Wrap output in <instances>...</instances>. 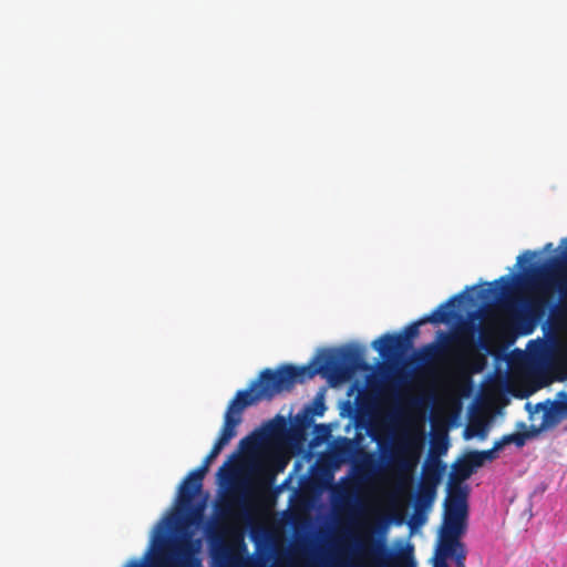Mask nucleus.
Listing matches in <instances>:
<instances>
[{"label":"nucleus","instance_id":"obj_1","mask_svg":"<svg viewBox=\"0 0 567 567\" xmlns=\"http://www.w3.org/2000/svg\"><path fill=\"white\" fill-rule=\"evenodd\" d=\"M368 369L363 349L358 346H346L322 350L308 365L282 364L276 370L266 368L259 373L257 384L264 383L275 398L284 391H290L296 383H302L317 374H330L338 380H347L354 372Z\"/></svg>","mask_w":567,"mask_h":567},{"label":"nucleus","instance_id":"obj_2","mask_svg":"<svg viewBox=\"0 0 567 567\" xmlns=\"http://www.w3.org/2000/svg\"><path fill=\"white\" fill-rule=\"evenodd\" d=\"M526 274L524 286L535 289L534 296L525 303L530 317L539 319L545 315L554 290L560 296L559 310L567 313V251L563 259L553 258L547 265L533 267L529 271L526 270Z\"/></svg>","mask_w":567,"mask_h":567},{"label":"nucleus","instance_id":"obj_3","mask_svg":"<svg viewBox=\"0 0 567 567\" xmlns=\"http://www.w3.org/2000/svg\"><path fill=\"white\" fill-rule=\"evenodd\" d=\"M464 292L452 296L445 302L441 303L430 315H425L420 320L414 321L406 326L403 332L400 333H385L372 342L380 355L384 359H394L406 353L413 346V340L420 333V327L427 322L430 323H445L454 318V312L451 308L455 307L456 301L464 298Z\"/></svg>","mask_w":567,"mask_h":567},{"label":"nucleus","instance_id":"obj_4","mask_svg":"<svg viewBox=\"0 0 567 567\" xmlns=\"http://www.w3.org/2000/svg\"><path fill=\"white\" fill-rule=\"evenodd\" d=\"M272 399V395L264 383L257 384V379L250 383L248 389L239 390L229 402L219 435L203 462L210 466L212 462L219 455L221 450L236 436V427L240 424L241 414L247 406L254 405L262 400L270 401Z\"/></svg>","mask_w":567,"mask_h":567},{"label":"nucleus","instance_id":"obj_5","mask_svg":"<svg viewBox=\"0 0 567 567\" xmlns=\"http://www.w3.org/2000/svg\"><path fill=\"white\" fill-rule=\"evenodd\" d=\"M475 328L473 324H465L456 333L439 332L440 343H430L422 349V360L430 362L439 357L447 354L452 346L456 344L464 350L462 362L473 372H481L485 365V358L477 351L474 341Z\"/></svg>","mask_w":567,"mask_h":567},{"label":"nucleus","instance_id":"obj_6","mask_svg":"<svg viewBox=\"0 0 567 567\" xmlns=\"http://www.w3.org/2000/svg\"><path fill=\"white\" fill-rule=\"evenodd\" d=\"M468 515L467 494L461 486H452L444 503L443 528L465 532Z\"/></svg>","mask_w":567,"mask_h":567},{"label":"nucleus","instance_id":"obj_7","mask_svg":"<svg viewBox=\"0 0 567 567\" xmlns=\"http://www.w3.org/2000/svg\"><path fill=\"white\" fill-rule=\"evenodd\" d=\"M421 451V437L409 435L400 442L398 455L394 457V465L403 478L411 480L420 461Z\"/></svg>","mask_w":567,"mask_h":567},{"label":"nucleus","instance_id":"obj_8","mask_svg":"<svg viewBox=\"0 0 567 567\" xmlns=\"http://www.w3.org/2000/svg\"><path fill=\"white\" fill-rule=\"evenodd\" d=\"M359 548L363 554H367L380 561H384L386 557L393 567H414L412 547L398 555L389 554L382 544H372L371 546H368L364 542H361L359 544Z\"/></svg>","mask_w":567,"mask_h":567},{"label":"nucleus","instance_id":"obj_9","mask_svg":"<svg viewBox=\"0 0 567 567\" xmlns=\"http://www.w3.org/2000/svg\"><path fill=\"white\" fill-rule=\"evenodd\" d=\"M165 567H200L194 558L189 540H181L162 557Z\"/></svg>","mask_w":567,"mask_h":567},{"label":"nucleus","instance_id":"obj_10","mask_svg":"<svg viewBox=\"0 0 567 567\" xmlns=\"http://www.w3.org/2000/svg\"><path fill=\"white\" fill-rule=\"evenodd\" d=\"M463 534V532L442 527L441 540L437 549L440 559L445 560L447 557H451L458 549V547L463 546V544L460 542V537Z\"/></svg>","mask_w":567,"mask_h":567},{"label":"nucleus","instance_id":"obj_11","mask_svg":"<svg viewBox=\"0 0 567 567\" xmlns=\"http://www.w3.org/2000/svg\"><path fill=\"white\" fill-rule=\"evenodd\" d=\"M444 470L445 465L439 457L429 458L423 466L420 483L437 488Z\"/></svg>","mask_w":567,"mask_h":567},{"label":"nucleus","instance_id":"obj_12","mask_svg":"<svg viewBox=\"0 0 567 567\" xmlns=\"http://www.w3.org/2000/svg\"><path fill=\"white\" fill-rule=\"evenodd\" d=\"M203 487V484L202 483H197L195 481H193L192 476H186L181 486H179V492H178V502L182 506L184 507H188L194 497L197 495V493L200 492Z\"/></svg>","mask_w":567,"mask_h":567},{"label":"nucleus","instance_id":"obj_13","mask_svg":"<svg viewBox=\"0 0 567 567\" xmlns=\"http://www.w3.org/2000/svg\"><path fill=\"white\" fill-rule=\"evenodd\" d=\"M519 427L526 429V424L520 422ZM532 436H534V433L527 430L503 435L498 441H496V449L502 450L505 445L508 444H515L517 447H523L526 444V441Z\"/></svg>","mask_w":567,"mask_h":567},{"label":"nucleus","instance_id":"obj_14","mask_svg":"<svg viewBox=\"0 0 567 567\" xmlns=\"http://www.w3.org/2000/svg\"><path fill=\"white\" fill-rule=\"evenodd\" d=\"M436 496V487L419 484L415 496V506L417 509L429 508L432 506Z\"/></svg>","mask_w":567,"mask_h":567},{"label":"nucleus","instance_id":"obj_15","mask_svg":"<svg viewBox=\"0 0 567 567\" xmlns=\"http://www.w3.org/2000/svg\"><path fill=\"white\" fill-rule=\"evenodd\" d=\"M258 486L268 487L275 480V473L264 463H256L251 468Z\"/></svg>","mask_w":567,"mask_h":567},{"label":"nucleus","instance_id":"obj_16","mask_svg":"<svg viewBox=\"0 0 567 567\" xmlns=\"http://www.w3.org/2000/svg\"><path fill=\"white\" fill-rule=\"evenodd\" d=\"M537 409L543 411V424L547 426L558 424L563 417L558 414L549 401L538 403Z\"/></svg>","mask_w":567,"mask_h":567},{"label":"nucleus","instance_id":"obj_17","mask_svg":"<svg viewBox=\"0 0 567 567\" xmlns=\"http://www.w3.org/2000/svg\"><path fill=\"white\" fill-rule=\"evenodd\" d=\"M494 284H501V292L503 295H507L511 292L512 290V277L506 275V276H502L499 279L495 280ZM488 287L483 289L480 293V297L481 298H486L488 297L491 293L494 292V289L492 288V284H487Z\"/></svg>","mask_w":567,"mask_h":567},{"label":"nucleus","instance_id":"obj_18","mask_svg":"<svg viewBox=\"0 0 567 567\" xmlns=\"http://www.w3.org/2000/svg\"><path fill=\"white\" fill-rule=\"evenodd\" d=\"M473 474L472 468L464 461H460L458 463L453 464V473L451 475L452 481H465Z\"/></svg>","mask_w":567,"mask_h":567},{"label":"nucleus","instance_id":"obj_19","mask_svg":"<svg viewBox=\"0 0 567 567\" xmlns=\"http://www.w3.org/2000/svg\"><path fill=\"white\" fill-rule=\"evenodd\" d=\"M549 403L554 406V410H556L563 419H567V392H558L557 399L553 402L549 401Z\"/></svg>","mask_w":567,"mask_h":567},{"label":"nucleus","instance_id":"obj_20","mask_svg":"<svg viewBox=\"0 0 567 567\" xmlns=\"http://www.w3.org/2000/svg\"><path fill=\"white\" fill-rule=\"evenodd\" d=\"M305 410L313 417L322 416L326 411L323 399L321 396L315 398L310 404L305 406Z\"/></svg>","mask_w":567,"mask_h":567},{"label":"nucleus","instance_id":"obj_21","mask_svg":"<svg viewBox=\"0 0 567 567\" xmlns=\"http://www.w3.org/2000/svg\"><path fill=\"white\" fill-rule=\"evenodd\" d=\"M313 423V416L305 410V408L298 412L295 416V425L300 430L309 429Z\"/></svg>","mask_w":567,"mask_h":567},{"label":"nucleus","instance_id":"obj_22","mask_svg":"<svg viewBox=\"0 0 567 567\" xmlns=\"http://www.w3.org/2000/svg\"><path fill=\"white\" fill-rule=\"evenodd\" d=\"M473 435H477L481 439H485L486 436V425L482 421L472 422L470 426L465 431V437H472Z\"/></svg>","mask_w":567,"mask_h":567},{"label":"nucleus","instance_id":"obj_23","mask_svg":"<svg viewBox=\"0 0 567 567\" xmlns=\"http://www.w3.org/2000/svg\"><path fill=\"white\" fill-rule=\"evenodd\" d=\"M464 461L467 463V465L472 468L473 472L475 471V468L481 467L484 464L482 457L478 454V451H472L467 453L464 457Z\"/></svg>","mask_w":567,"mask_h":567},{"label":"nucleus","instance_id":"obj_24","mask_svg":"<svg viewBox=\"0 0 567 567\" xmlns=\"http://www.w3.org/2000/svg\"><path fill=\"white\" fill-rule=\"evenodd\" d=\"M208 470H209V466L207 465V463L205 464L203 462L200 464V466H198L196 470L192 471L188 474V476H192L193 481L203 484V480H204L206 473L208 472Z\"/></svg>","mask_w":567,"mask_h":567},{"label":"nucleus","instance_id":"obj_25","mask_svg":"<svg viewBox=\"0 0 567 567\" xmlns=\"http://www.w3.org/2000/svg\"><path fill=\"white\" fill-rule=\"evenodd\" d=\"M501 451V449H496V442L494 443L493 447L485 451H478L480 456L482 457L483 463L485 461H493L497 457V452Z\"/></svg>","mask_w":567,"mask_h":567},{"label":"nucleus","instance_id":"obj_26","mask_svg":"<svg viewBox=\"0 0 567 567\" xmlns=\"http://www.w3.org/2000/svg\"><path fill=\"white\" fill-rule=\"evenodd\" d=\"M217 475L223 481L229 480L234 475V468L229 466V461L225 462L223 466L219 467Z\"/></svg>","mask_w":567,"mask_h":567},{"label":"nucleus","instance_id":"obj_27","mask_svg":"<svg viewBox=\"0 0 567 567\" xmlns=\"http://www.w3.org/2000/svg\"><path fill=\"white\" fill-rule=\"evenodd\" d=\"M451 557L454 558L457 567H464L466 559V550L464 548V545L462 547H458V549Z\"/></svg>","mask_w":567,"mask_h":567},{"label":"nucleus","instance_id":"obj_28","mask_svg":"<svg viewBox=\"0 0 567 567\" xmlns=\"http://www.w3.org/2000/svg\"><path fill=\"white\" fill-rule=\"evenodd\" d=\"M478 347L481 349H484L487 352H489V349H491V338H489V336L484 330H482L480 332Z\"/></svg>","mask_w":567,"mask_h":567},{"label":"nucleus","instance_id":"obj_29","mask_svg":"<svg viewBox=\"0 0 567 567\" xmlns=\"http://www.w3.org/2000/svg\"><path fill=\"white\" fill-rule=\"evenodd\" d=\"M536 255V251L526 250L523 255L517 257V265H522L523 261L530 262Z\"/></svg>","mask_w":567,"mask_h":567},{"label":"nucleus","instance_id":"obj_30","mask_svg":"<svg viewBox=\"0 0 567 567\" xmlns=\"http://www.w3.org/2000/svg\"><path fill=\"white\" fill-rule=\"evenodd\" d=\"M439 455L444 454L447 451V443L443 441L442 443L436 445Z\"/></svg>","mask_w":567,"mask_h":567},{"label":"nucleus","instance_id":"obj_31","mask_svg":"<svg viewBox=\"0 0 567 567\" xmlns=\"http://www.w3.org/2000/svg\"><path fill=\"white\" fill-rule=\"evenodd\" d=\"M126 567H145L143 563L138 560H131Z\"/></svg>","mask_w":567,"mask_h":567},{"label":"nucleus","instance_id":"obj_32","mask_svg":"<svg viewBox=\"0 0 567 567\" xmlns=\"http://www.w3.org/2000/svg\"><path fill=\"white\" fill-rule=\"evenodd\" d=\"M434 567H447V564L444 559L436 558Z\"/></svg>","mask_w":567,"mask_h":567},{"label":"nucleus","instance_id":"obj_33","mask_svg":"<svg viewBox=\"0 0 567 567\" xmlns=\"http://www.w3.org/2000/svg\"><path fill=\"white\" fill-rule=\"evenodd\" d=\"M247 444H251V441H250V439H249V437H245V439H243V440L240 441V446H241L243 449H246V445H247Z\"/></svg>","mask_w":567,"mask_h":567},{"label":"nucleus","instance_id":"obj_34","mask_svg":"<svg viewBox=\"0 0 567 567\" xmlns=\"http://www.w3.org/2000/svg\"><path fill=\"white\" fill-rule=\"evenodd\" d=\"M512 305L509 298L505 299L504 306L509 307Z\"/></svg>","mask_w":567,"mask_h":567}]
</instances>
